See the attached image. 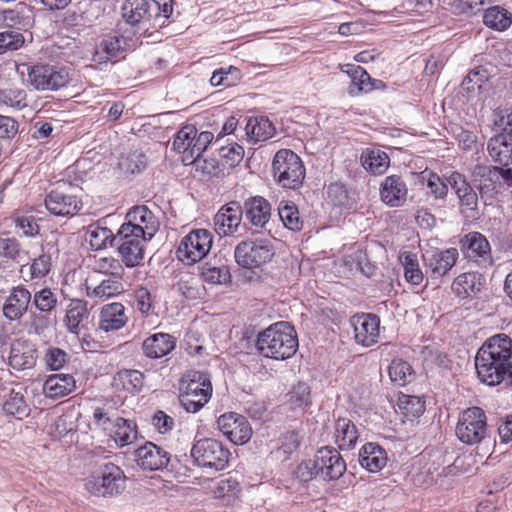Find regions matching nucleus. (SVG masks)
I'll return each instance as SVG.
<instances>
[{
    "instance_id": "680f3d73",
    "label": "nucleus",
    "mask_w": 512,
    "mask_h": 512,
    "mask_svg": "<svg viewBox=\"0 0 512 512\" xmlns=\"http://www.w3.org/2000/svg\"><path fill=\"white\" fill-rule=\"evenodd\" d=\"M294 475L301 482H308L313 478L319 477L318 468L314 459L304 460L296 467Z\"/></svg>"
},
{
    "instance_id": "dca6fc26",
    "label": "nucleus",
    "mask_w": 512,
    "mask_h": 512,
    "mask_svg": "<svg viewBox=\"0 0 512 512\" xmlns=\"http://www.w3.org/2000/svg\"><path fill=\"white\" fill-rule=\"evenodd\" d=\"M217 425L223 435L236 445H243L251 439L252 428L243 415L235 412L225 413L217 419Z\"/></svg>"
},
{
    "instance_id": "2f4dec72",
    "label": "nucleus",
    "mask_w": 512,
    "mask_h": 512,
    "mask_svg": "<svg viewBox=\"0 0 512 512\" xmlns=\"http://www.w3.org/2000/svg\"><path fill=\"white\" fill-rule=\"evenodd\" d=\"M346 73L351 79L348 87L350 96L368 93L374 88H377V83H381V81H373L366 70L357 65H347Z\"/></svg>"
},
{
    "instance_id": "e2e57ef3",
    "label": "nucleus",
    "mask_w": 512,
    "mask_h": 512,
    "mask_svg": "<svg viewBox=\"0 0 512 512\" xmlns=\"http://www.w3.org/2000/svg\"><path fill=\"white\" fill-rule=\"evenodd\" d=\"M23 251L19 243L13 238H0V258L19 260Z\"/></svg>"
},
{
    "instance_id": "58836bf2",
    "label": "nucleus",
    "mask_w": 512,
    "mask_h": 512,
    "mask_svg": "<svg viewBox=\"0 0 512 512\" xmlns=\"http://www.w3.org/2000/svg\"><path fill=\"white\" fill-rule=\"evenodd\" d=\"M362 166L375 175L383 174L389 167L388 155L379 149H367L361 155Z\"/></svg>"
},
{
    "instance_id": "393cba45",
    "label": "nucleus",
    "mask_w": 512,
    "mask_h": 512,
    "mask_svg": "<svg viewBox=\"0 0 512 512\" xmlns=\"http://www.w3.org/2000/svg\"><path fill=\"white\" fill-rule=\"evenodd\" d=\"M246 219L255 227L263 228L271 217L269 202L261 197L254 196L245 200L243 209Z\"/></svg>"
},
{
    "instance_id": "ea45409f",
    "label": "nucleus",
    "mask_w": 512,
    "mask_h": 512,
    "mask_svg": "<svg viewBox=\"0 0 512 512\" xmlns=\"http://www.w3.org/2000/svg\"><path fill=\"white\" fill-rule=\"evenodd\" d=\"M85 239L93 250H101L116 241V235L109 228L95 223L87 227Z\"/></svg>"
},
{
    "instance_id": "c03bdc74",
    "label": "nucleus",
    "mask_w": 512,
    "mask_h": 512,
    "mask_svg": "<svg viewBox=\"0 0 512 512\" xmlns=\"http://www.w3.org/2000/svg\"><path fill=\"white\" fill-rule=\"evenodd\" d=\"M3 411L8 416L23 419L29 415L30 409L21 392L11 390L3 402Z\"/></svg>"
},
{
    "instance_id": "412c9836",
    "label": "nucleus",
    "mask_w": 512,
    "mask_h": 512,
    "mask_svg": "<svg viewBox=\"0 0 512 512\" xmlns=\"http://www.w3.org/2000/svg\"><path fill=\"white\" fill-rule=\"evenodd\" d=\"M81 201L72 194L55 189L45 198L47 210L56 216H73L81 208Z\"/></svg>"
},
{
    "instance_id": "49530a36",
    "label": "nucleus",
    "mask_w": 512,
    "mask_h": 512,
    "mask_svg": "<svg viewBox=\"0 0 512 512\" xmlns=\"http://www.w3.org/2000/svg\"><path fill=\"white\" fill-rule=\"evenodd\" d=\"M279 217L283 225L292 231L302 229L303 220L300 217L297 206L290 201H281L278 207Z\"/></svg>"
},
{
    "instance_id": "13d9d810",
    "label": "nucleus",
    "mask_w": 512,
    "mask_h": 512,
    "mask_svg": "<svg viewBox=\"0 0 512 512\" xmlns=\"http://www.w3.org/2000/svg\"><path fill=\"white\" fill-rule=\"evenodd\" d=\"M23 43L24 37L17 31L0 32V54L9 50H17L22 47Z\"/></svg>"
},
{
    "instance_id": "338daca9",
    "label": "nucleus",
    "mask_w": 512,
    "mask_h": 512,
    "mask_svg": "<svg viewBox=\"0 0 512 512\" xmlns=\"http://www.w3.org/2000/svg\"><path fill=\"white\" fill-rule=\"evenodd\" d=\"M15 226L22 236L34 237L39 233V225L33 216H20L15 219Z\"/></svg>"
},
{
    "instance_id": "0e129e2a",
    "label": "nucleus",
    "mask_w": 512,
    "mask_h": 512,
    "mask_svg": "<svg viewBox=\"0 0 512 512\" xmlns=\"http://www.w3.org/2000/svg\"><path fill=\"white\" fill-rule=\"evenodd\" d=\"M290 401L297 407L307 406L310 403V387L299 382L290 393Z\"/></svg>"
},
{
    "instance_id": "4d7b16f0",
    "label": "nucleus",
    "mask_w": 512,
    "mask_h": 512,
    "mask_svg": "<svg viewBox=\"0 0 512 512\" xmlns=\"http://www.w3.org/2000/svg\"><path fill=\"white\" fill-rule=\"evenodd\" d=\"M0 102L8 107L21 109L27 105L26 93L21 89L3 90L0 92Z\"/></svg>"
},
{
    "instance_id": "f03ea898",
    "label": "nucleus",
    "mask_w": 512,
    "mask_h": 512,
    "mask_svg": "<svg viewBox=\"0 0 512 512\" xmlns=\"http://www.w3.org/2000/svg\"><path fill=\"white\" fill-rule=\"evenodd\" d=\"M256 347L266 358L289 359L298 349L297 333L288 322L274 323L258 334Z\"/></svg>"
},
{
    "instance_id": "bf43d9fd",
    "label": "nucleus",
    "mask_w": 512,
    "mask_h": 512,
    "mask_svg": "<svg viewBox=\"0 0 512 512\" xmlns=\"http://www.w3.org/2000/svg\"><path fill=\"white\" fill-rule=\"evenodd\" d=\"M219 152L220 156L226 160V164L231 167L240 163L244 157V148L235 142L221 146Z\"/></svg>"
},
{
    "instance_id": "4c0bfd02",
    "label": "nucleus",
    "mask_w": 512,
    "mask_h": 512,
    "mask_svg": "<svg viewBox=\"0 0 512 512\" xmlns=\"http://www.w3.org/2000/svg\"><path fill=\"white\" fill-rule=\"evenodd\" d=\"M88 317L87 303L80 299H72L67 306L65 315V326L70 333L78 334L82 322Z\"/></svg>"
},
{
    "instance_id": "ddd939ff",
    "label": "nucleus",
    "mask_w": 512,
    "mask_h": 512,
    "mask_svg": "<svg viewBox=\"0 0 512 512\" xmlns=\"http://www.w3.org/2000/svg\"><path fill=\"white\" fill-rule=\"evenodd\" d=\"M191 456L199 466L220 471L227 467L230 452L220 441L206 438L194 443Z\"/></svg>"
},
{
    "instance_id": "5fc2aeb1",
    "label": "nucleus",
    "mask_w": 512,
    "mask_h": 512,
    "mask_svg": "<svg viewBox=\"0 0 512 512\" xmlns=\"http://www.w3.org/2000/svg\"><path fill=\"white\" fill-rule=\"evenodd\" d=\"M174 288L187 299H197L201 295L197 279L188 274L181 276Z\"/></svg>"
},
{
    "instance_id": "72a5a7b5",
    "label": "nucleus",
    "mask_w": 512,
    "mask_h": 512,
    "mask_svg": "<svg viewBox=\"0 0 512 512\" xmlns=\"http://www.w3.org/2000/svg\"><path fill=\"white\" fill-rule=\"evenodd\" d=\"M122 16L131 25L150 22L153 15L149 0H126L122 6Z\"/></svg>"
},
{
    "instance_id": "9d476101",
    "label": "nucleus",
    "mask_w": 512,
    "mask_h": 512,
    "mask_svg": "<svg viewBox=\"0 0 512 512\" xmlns=\"http://www.w3.org/2000/svg\"><path fill=\"white\" fill-rule=\"evenodd\" d=\"M458 439L468 445L480 443L487 434L485 412L479 407H471L463 411L456 426Z\"/></svg>"
},
{
    "instance_id": "774afa93",
    "label": "nucleus",
    "mask_w": 512,
    "mask_h": 512,
    "mask_svg": "<svg viewBox=\"0 0 512 512\" xmlns=\"http://www.w3.org/2000/svg\"><path fill=\"white\" fill-rule=\"evenodd\" d=\"M460 200L461 206L466 207L468 210H474L478 204V197L476 192L469 183L455 192Z\"/></svg>"
},
{
    "instance_id": "a19ab883",
    "label": "nucleus",
    "mask_w": 512,
    "mask_h": 512,
    "mask_svg": "<svg viewBox=\"0 0 512 512\" xmlns=\"http://www.w3.org/2000/svg\"><path fill=\"white\" fill-rule=\"evenodd\" d=\"M144 375L138 370H121L113 378V386L134 393L141 390Z\"/></svg>"
},
{
    "instance_id": "f257e3e1",
    "label": "nucleus",
    "mask_w": 512,
    "mask_h": 512,
    "mask_svg": "<svg viewBox=\"0 0 512 512\" xmlns=\"http://www.w3.org/2000/svg\"><path fill=\"white\" fill-rule=\"evenodd\" d=\"M475 368L482 383L512 388V338L504 333L487 338L476 353Z\"/></svg>"
},
{
    "instance_id": "37998d69",
    "label": "nucleus",
    "mask_w": 512,
    "mask_h": 512,
    "mask_svg": "<svg viewBox=\"0 0 512 512\" xmlns=\"http://www.w3.org/2000/svg\"><path fill=\"white\" fill-rule=\"evenodd\" d=\"M111 436L118 445H129L137 438L136 425L124 418H117L114 421Z\"/></svg>"
},
{
    "instance_id": "0eeeda50",
    "label": "nucleus",
    "mask_w": 512,
    "mask_h": 512,
    "mask_svg": "<svg viewBox=\"0 0 512 512\" xmlns=\"http://www.w3.org/2000/svg\"><path fill=\"white\" fill-rule=\"evenodd\" d=\"M150 239L138 229L134 232L128 226H120L116 234V245L121 262L128 268L139 266L144 260L145 243Z\"/></svg>"
},
{
    "instance_id": "3c124183",
    "label": "nucleus",
    "mask_w": 512,
    "mask_h": 512,
    "mask_svg": "<svg viewBox=\"0 0 512 512\" xmlns=\"http://www.w3.org/2000/svg\"><path fill=\"white\" fill-rule=\"evenodd\" d=\"M31 301L39 312L49 314L57 307L58 298L50 288H43L34 293Z\"/></svg>"
},
{
    "instance_id": "c9c22d12",
    "label": "nucleus",
    "mask_w": 512,
    "mask_h": 512,
    "mask_svg": "<svg viewBox=\"0 0 512 512\" xmlns=\"http://www.w3.org/2000/svg\"><path fill=\"white\" fill-rule=\"evenodd\" d=\"M275 133V128L266 117H251L245 126V135L251 143L266 141Z\"/></svg>"
},
{
    "instance_id": "aec40b11",
    "label": "nucleus",
    "mask_w": 512,
    "mask_h": 512,
    "mask_svg": "<svg viewBox=\"0 0 512 512\" xmlns=\"http://www.w3.org/2000/svg\"><path fill=\"white\" fill-rule=\"evenodd\" d=\"M459 253L456 248L426 251L423 255L425 265L432 277L438 278L447 274L456 264Z\"/></svg>"
},
{
    "instance_id": "5701e85b",
    "label": "nucleus",
    "mask_w": 512,
    "mask_h": 512,
    "mask_svg": "<svg viewBox=\"0 0 512 512\" xmlns=\"http://www.w3.org/2000/svg\"><path fill=\"white\" fill-rule=\"evenodd\" d=\"M408 188L405 181L398 175L384 178L380 185V198L390 207H400L406 202Z\"/></svg>"
},
{
    "instance_id": "f8f14e48",
    "label": "nucleus",
    "mask_w": 512,
    "mask_h": 512,
    "mask_svg": "<svg viewBox=\"0 0 512 512\" xmlns=\"http://www.w3.org/2000/svg\"><path fill=\"white\" fill-rule=\"evenodd\" d=\"M212 396V384L210 379L202 372H193L190 379L180 394L179 400L182 407L190 413L201 410Z\"/></svg>"
},
{
    "instance_id": "603ef678",
    "label": "nucleus",
    "mask_w": 512,
    "mask_h": 512,
    "mask_svg": "<svg viewBox=\"0 0 512 512\" xmlns=\"http://www.w3.org/2000/svg\"><path fill=\"white\" fill-rule=\"evenodd\" d=\"M93 269L105 276L120 277L124 275L123 263L111 256L96 258Z\"/></svg>"
},
{
    "instance_id": "8fccbe9b",
    "label": "nucleus",
    "mask_w": 512,
    "mask_h": 512,
    "mask_svg": "<svg viewBox=\"0 0 512 512\" xmlns=\"http://www.w3.org/2000/svg\"><path fill=\"white\" fill-rule=\"evenodd\" d=\"M201 277L209 284H226L230 281V272L225 265H213L205 263L201 267Z\"/></svg>"
},
{
    "instance_id": "4be33fe9",
    "label": "nucleus",
    "mask_w": 512,
    "mask_h": 512,
    "mask_svg": "<svg viewBox=\"0 0 512 512\" xmlns=\"http://www.w3.org/2000/svg\"><path fill=\"white\" fill-rule=\"evenodd\" d=\"M127 222L121 226H128L129 230L136 229L142 232L143 236L153 237L156 233L159 222L154 214L144 205L135 206L127 213Z\"/></svg>"
},
{
    "instance_id": "e433bc0d",
    "label": "nucleus",
    "mask_w": 512,
    "mask_h": 512,
    "mask_svg": "<svg viewBox=\"0 0 512 512\" xmlns=\"http://www.w3.org/2000/svg\"><path fill=\"white\" fill-rule=\"evenodd\" d=\"M451 288L458 298L472 297L482 289L481 276L476 273H463L455 278Z\"/></svg>"
},
{
    "instance_id": "f3484780",
    "label": "nucleus",
    "mask_w": 512,
    "mask_h": 512,
    "mask_svg": "<svg viewBox=\"0 0 512 512\" xmlns=\"http://www.w3.org/2000/svg\"><path fill=\"white\" fill-rule=\"evenodd\" d=\"M464 256L487 267L493 264L491 246L487 238L480 232H469L460 241Z\"/></svg>"
},
{
    "instance_id": "c85d7f7f",
    "label": "nucleus",
    "mask_w": 512,
    "mask_h": 512,
    "mask_svg": "<svg viewBox=\"0 0 512 512\" xmlns=\"http://www.w3.org/2000/svg\"><path fill=\"white\" fill-rule=\"evenodd\" d=\"M176 346V339L168 333H155L147 337L142 349L145 356L158 359L169 354Z\"/></svg>"
},
{
    "instance_id": "6e6d98bb",
    "label": "nucleus",
    "mask_w": 512,
    "mask_h": 512,
    "mask_svg": "<svg viewBox=\"0 0 512 512\" xmlns=\"http://www.w3.org/2000/svg\"><path fill=\"white\" fill-rule=\"evenodd\" d=\"M398 405L406 416L419 417L425 411V402L418 396L403 395Z\"/></svg>"
},
{
    "instance_id": "20e7f679",
    "label": "nucleus",
    "mask_w": 512,
    "mask_h": 512,
    "mask_svg": "<svg viewBox=\"0 0 512 512\" xmlns=\"http://www.w3.org/2000/svg\"><path fill=\"white\" fill-rule=\"evenodd\" d=\"M126 480L123 470L109 462L86 479L85 488L94 496L114 497L126 489Z\"/></svg>"
},
{
    "instance_id": "de8ad7c7",
    "label": "nucleus",
    "mask_w": 512,
    "mask_h": 512,
    "mask_svg": "<svg viewBox=\"0 0 512 512\" xmlns=\"http://www.w3.org/2000/svg\"><path fill=\"white\" fill-rule=\"evenodd\" d=\"M388 374L391 382L398 386L406 385L414 377L411 365L402 359L392 360L388 367Z\"/></svg>"
},
{
    "instance_id": "b1692460",
    "label": "nucleus",
    "mask_w": 512,
    "mask_h": 512,
    "mask_svg": "<svg viewBox=\"0 0 512 512\" xmlns=\"http://www.w3.org/2000/svg\"><path fill=\"white\" fill-rule=\"evenodd\" d=\"M135 457L138 466L149 471L162 469L169 462L167 452L151 442L138 448Z\"/></svg>"
},
{
    "instance_id": "864d4df0",
    "label": "nucleus",
    "mask_w": 512,
    "mask_h": 512,
    "mask_svg": "<svg viewBox=\"0 0 512 512\" xmlns=\"http://www.w3.org/2000/svg\"><path fill=\"white\" fill-rule=\"evenodd\" d=\"M420 179L423 183L426 182L427 187L430 189L431 194H433L435 198L442 199L447 195V184L444 183L441 178L432 171L428 169L422 171L420 174Z\"/></svg>"
},
{
    "instance_id": "09e8293b",
    "label": "nucleus",
    "mask_w": 512,
    "mask_h": 512,
    "mask_svg": "<svg viewBox=\"0 0 512 512\" xmlns=\"http://www.w3.org/2000/svg\"><path fill=\"white\" fill-rule=\"evenodd\" d=\"M211 491L216 498L229 503L239 494L240 485L235 478L229 477L217 481L211 488Z\"/></svg>"
},
{
    "instance_id": "423d86ee",
    "label": "nucleus",
    "mask_w": 512,
    "mask_h": 512,
    "mask_svg": "<svg viewBox=\"0 0 512 512\" xmlns=\"http://www.w3.org/2000/svg\"><path fill=\"white\" fill-rule=\"evenodd\" d=\"M213 139L212 132L203 131L198 133L195 126L186 125L177 132L173 141V148L182 155V162L185 165H190L202 156Z\"/></svg>"
},
{
    "instance_id": "7ed1b4c3",
    "label": "nucleus",
    "mask_w": 512,
    "mask_h": 512,
    "mask_svg": "<svg viewBox=\"0 0 512 512\" xmlns=\"http://www.w3.org/2000/svg\"><path fill=\"white\" fill-rule=\"evenodd\" d=\"M494 126L497 134L488 141V154L495 163L508 167L512 164V109H499Z\"/></svg>"
},
{
    "instance_id": "1a4fd4ad",
    "label": "nucleus",
    "mask_w": 512,
    "mask_h": 512,
    "mask_svg": "<svg viewBox=\"0 0 512 512\" xmlns=\"http://www.w3.org/2000/svg\"><path fill=\"white\" fill-rule=\"evenodd\" d=\"M274 256V247L268 239L243 240L234 250L238 265L253 269L269 262Z\"/></svg>"
},
{
    "instance_id": "79ce46f5",
    "label": "nucleus",
    "mask_w": 512,
    "mask_h": 512,
    "mask_svg": "<svg viewBox=\"0 0 512 512\" xmlns=\"http://www.w3.org/2000/svg\"><path fill=\"white\" fill-rule=\"evenodd\" d=\"M483 22L491 29L504 31L510 27L512 23V16L511 13L503 7L493 6L485 10Z\"/></svg>"
},
{
    "instance_id": "473e14b6",
    "label": "nucleus",
    "mask_w": 512,
    "mask_h": 512,
    "mask_svg": "<svg viewBox=\"0 0 512 512\" xmlns=\"http://www.w3.org/2000/svg\"><path fill=\"white\" fill-rule=\"evenodd\" d=\"M126 41L122 36H106L97 45L93 59L98 63H104L117 57H121L125 51Z\"/></svg>"
},
{
    "instance_id": "6ab92c4d",
    "label": "nucleus",
    "mask_w": 512,
    "mask_h": 512,
    "mask_svg": "<svg viewBox=\"0 0 512 512\" xmlns=\"http://www.w3.org/2000/svg\"><path fill=\"white\" fill-rule=\"evenodd\" d=\"M243 211L238 202H230L216 213L214 229L219 236H229L237 232Z\"/></svg>"
},
{
    "instance_id": "9b49d317",
    "label": "nucleus",
    "mask_w": 512,
    "mask_h": 512,
    "mask_svg": "<svg viewBox=\"0 0 512 512\" xmlns=\"http://www.w3.org/2000/svg\"><path fill=\"white\" fill-rule=\"evenodd\" d=\"M28 83L40 91L58 90L70 82L69 70L49 64H38L27 67Z\"/></svg>"
},
{
    "instance_id": "69168bd1",
    "label": "nucleus",
    "mask_w": 512,
    "mask_h": 512,
    "mask_svg": "<svg viewBox=\"0 0 512 512\" xmlns=\"http://www.w3.org/2000/svg\"><path fill=\"white\" fill-rule=\"evenodd\" d=\"M51 268V257L47 254H41L38 258L34 259L30 265L31 278L45 277Z\"/></svg>"
},
{
    "instance_id": "2eb2a0df",
    "label": "nucleus",
    "mask_w": 512,
    "mask_h": 512,
    "mask_svg": "<svg viewBox=\"0 0 512 512\" xmlns=\"http://www.w3.org/2000/svg\"><path fill=\"white\" fill-rule=\"evenodd\" d=\"M349 324L353 329L354 340L363 347H370L378 342L380 336V319L372 313L353 315Z\"/></svg>"
},
{
    "instance_id": "a211bd4d",
    "label": "nucleus",
    "mask_w": 512,
    "mask_h": 512,
    "mask_svg": "<svg viewBox=\"0 0 512 512\" xmlns=\"http://www.w3.org/2000/svg\"><path fill=\"white\" fill-rule=\"evenodd\" d=\"M31 300V292L26 287H12L2 306L3 316L9 321H19L27 313Z\"/></svg>"
},
{
    "instance_id": "6e6552de",
    "label": "nucleus",
    "mask_w": 512,
    "mask_h": 512,
    "mask_svg": "<svg viewBox=\"0 0 512 512\" xmlns=\"http://www.w3.org/2000/svg\"><path fill=\"white\" fill-rule=\"evenodd\" d=\"M212 243L213 236L208 230H192L181 239L176 251L177 258L186 265H193L209 253Z\"/></svg>"
},
{
    "instance_id": "a18cd8bd",
    "label": "nucleus",
    "mask_w": 512,
    "mask_h": 512,
    "mask_svg": "<svg viewBox=\"0 0 512 512\" xmlns=\"http://www.w3.org/2000/svg\"><path fill=\"white\" fill-rule=\"evenodd\" d=\"M399 260L404 268V277L407 282L412 285L421 284L424 275L420 269L417 255L415 253L405 251L400 254Z\"/></svg>"
},
{
    "instance_id": "c756f323",
    "label": "nucleus",
    "mask_w": 512,
    "mask_h": 512,
    "mask_svg": "<svg viewBox=\"0 0 512 512\" xmlns=\"http://www.w3.org/2000/svg\"><path fill=\"white\" fill-rule=\"evenodd\" d=\"M387 460L388 457L385 449L376 443H366L360 449V465L371 473L382 470L386 466Z\"/></svg>"
},
{
    "instance_id": "bb28decb",
    "label": "nucleus",
    "mask_w": 512,
    "mask_h": 512,
    "mask_svg": "<svg viewBox=\"0 0 512 512\" xmlns=\"http://www.w3.org/2000/svg\"><path fill=\"white\" fill-rule=\"evenodd\" d=\"M36 349L27 341L16 340L11 344L9 365L15 370L30 369L36 362Z\"/></svg>"
},
{
    "instance_id": "4468645a",
    "label": "nucleus",
    "mask_w": 512,
    "mask_h": 512,
    "mask_svg": "<svg viewBox=\"0 0 512 512\" xmlns=\"http://www.w3.org/2000/svg\"><path fill=\"white\" fill-rule=\"evenodd\" d=\"M319 478L324 481L339 479L346 471V462L340 452L331 446L320 448L315 456Z\"/></svg>"
},
{
    "instance_id": "7c9ffc66",
    "label": "nucleus",
    "mask_w": 512,
    "mask_h": 512,
    "mask_svg": "<svg viewBox=\"0 0 512 512\" xmlns=\"http://www.w3.org/2000/svg\"><path fill=\"white\" fill-rule=\"evenodd\" d=\"M128 321L123 304L115 302L106 304L100 312L99 328L105 332L117 331Z\"/></svg>"
},
{
    "instance_id": "39448f33",
    "label": "nucleus",
    "mask_w": 512,
    "mask_h": 512,
    "mask_svg": "<svg viewBox=\"0 0 512 512\" xmlns=\"http://www.w3.org/2000/svg\"><path fill=\"white\" fill-rule=\"evenodd\" d=\"M275 181L286 189H296L305 178V168L301 158L291 150H279L272 162Z\"/></svg>"
},
{
    "instance_id": "cd10ccee",
    "label": "nucleus",
    "mask_w": 512,
    "mask_h": 512,
    "mask_svg": "<svg viewBox=\"0 0 512 512\" xmlns=\"http://www.w3.org/2000/svg\"><path fill=\"white\" fill-rule=\"evenodd\" d=\"M123 276H107L102 279L97 285L86 283V295L91 299L107 300L115 297L124 292V285L122 282Z\"/></svg>"
},
{
    "instance_id": "052dcab7",
    "label": "nucleus",
    "mask_w": 512,
    "mask_h": 512,
    "mask_svg": "<svg viewBox=\"0 0 512 512\" xmlns=\"http://www.w3.org/2000/svg\"><path fill=\"white\" fill-rule=\"evenodd\" d=\"M44 360L49 370H59L67 362V353L58 347H49L46 350Z\"/></svg>"
},
{
    "instance_id": "f704fd0d",
    "label": "nucleus",
    "mask_w": 512,
    "mask_h": 512,
    "mask_svg": "<svg viewBox=\"0 0 512 512\" xmlns=\"http://www.w3.org/2000/svg\"><path fill=\"white\" fill-rule=\"evenodd\" d=\"M359 438L355 424L348 418H339L334 425V439L339 449L348 450L356 445Z\"/></svg>"
},
{
    "instance_id": "a878e982",
    "label": "nucleus",
    "mask_w": 512,
    "mask_h": 512,
    "mask_svg": "<svg viewBox=\"0 0 512 512\" xmlns=\"http://www.w3.org/2000/svg\"><path fill=\"white\" fill-rule=\"evenodd\" d=\"M76 390V380L72 374L57 373L47 377L43 392L47 398L58 399Z\"/></svg>"
}]
</instances>
